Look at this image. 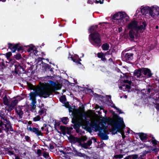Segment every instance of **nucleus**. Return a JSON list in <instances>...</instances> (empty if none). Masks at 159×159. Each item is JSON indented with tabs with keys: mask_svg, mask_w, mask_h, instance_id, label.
Here are the masks:
<instances>
[{
	"mask_svg": "<svg viewBox=\"0 0 159 159\" xmlns=\"http://www.w3.org/2000/svg\"><path fill=\"white\" fill-rule=\"evenodd\" d=\"M4 130L6 131L7 132L8 131H12L15 132L13 129V128L11 125V124H10L6 128L4 129Z\"/></svg>",
	"mask_w": 159,
	"mask_h": 159,
	"instance_id": "obj_27",
	"label": "nucleus"
},
{
	"mask_svg": "<svg viewBox=\"0 0 159 159\" xmlns=\"http://www.w3.org/2000/svg\"><path fill=\"white\" fill-rule=\"evenodd\" d=\"M64 105L65 106V107H66V108H69V112L72 111L70 109V108H71V107L68 102H66L65 103Z\"/></svg>",
	"mask_w": 159,
	"mask_h": 159,
	"instance_id": "obj_37",
	"label": "nucleus"
},
{
	"mask_svg": "<svg viewBox=\"0 0 159 159\" xmlns=\"http://www.w3.org/2000/svg\"><path fill=\"white\" fill-rule=\"evenodd\" d=\"M59 100L61 102H65L66 100V96L64 95L61 96L59 99Z\"/></svg>",
	"mask_w": 159,
	"mask_h": 159,
	"instance_id": "obj_35",
	"label": "nucleus"
},
{
	"mask_svg": "<svg viewBox=\"0 0 159 159\" xmlns=\"http://www.w3.org/2000/svg\"><path fill=\"white\" fill-rule=\"evenodd\" d=\"M86 143L88 146H90L92 144V141L91 140H89Z\"/></svg>",
	"mask_w": 159,
	"mask_h": 159,
	"instance_id": "obj_54",
	"label": "nucleus"
},
{
	"mask_svg": "<svg viewBox=\"0 0 159 159\" xmlns=\"http://www.w3.org/2000/svg\"><path fill=\"white\" fill-rule=\"evenodd\" d=\"M108 101H109V103H110V105L111 107L115 109H118V108L115 106V105L113 103V102L111 99L109 100V99H108Z\"/></svg>",
	"mask_w": 159,
	"mask_h": 159,
	"instance_id": "obj_31",
	"label": "nucleus"
},
{
	"mask_svg": "<svg viewBox=\"0 0 159 159\" xmlns=\"http://www.w3.org/2000/svg\"><path fill=\"white\" fill-rule=\"evenodd\" d=\"M59 151L61 152L63 154H64L65 155L66 154V153L65 152H64L63 150H59Z\"/></svg>",
	"mask_w": 159,
	"mask_h": 159,
	"instance_id": "obj_63",
	"label": "nucleus"
},
{
	"mask_svg": "<svg viewBox=\"0 0 159 159\" xmlns=\"http://www.w3.org/2000/svg\"><path fill=\"white\" fill-rule=\"evenodd\" d=\"M79 145L82 148H83L84 149H87L88 148V146H87L86 143H82V142H81L80 144H79Z\"/></svg>",
	"mask_w": 159,
	"mask_h": 159,
	"instance_id": "obj_32",
	"label": "nucleus"
},
{
	"mask_svg": "<svg viewBox=\"0 0 159 159\" xmlns=\"http://www.w3.org/2000/svg\"><path fill=\"white\" fill-rule=\"evenodd\" d=\"M25 139L26 141L28 142H30L31 141L30 140V137L28 136H25Z\"/></svg>",
	"mask_w": 159,
	"mask_h": 159,
	"instance_id": "obj_53",
	"label": "nucleus"
},
{
	"mask_svg": "<svg viewBox=\"0 0 159 159\" xmlns=\"http://www.w3.org/2000/svg\"><path fill=\"white\" fill-rule=\"evenodd\" d=\"M140 10H159V7L157 6H153L151 7L148 6H142L140 8Z\"/></svg>",
	"mask_w": 159,
	"mask_h": 159,
	"instance_id": "obj_13",
	"label": "nucleus"
},
{
	"mask_svg": "<svg viewBox=\"0 0 159 159\" xmlns=\"http://www.w3.org/2000/svg\"><path fill=\"white\" fill-rule=\"evenodd\" d=\"M81 126L83 129H84L86 130H88L89 129H90L88 125L83 123L82 120L81 122Z\"/></svg>",
	"mask_w": 159,
	"mask_h": 159,
	"instance_id": "obj_25",
	"label": "nucleus"
},
{
	"mask_svg": "<svg viewBox=\"0 0 159 159\" xmlns=\"http://www.w3.org/2000/svg\"><path fill=\"white\" fill-rule=\"evenodd\" d=\"M47 109L44 107L41 109V110L39 111V113L40 116H42L44 112H46Z\"/></svg>",
	"mask_w": 159,
	"mask_h": 159,
	"instance_id": "obj_38",
	"label": "nucleus"
},
{
	"mask_svg": "<svg viewBox=\"0 0 159 159\" xmlns=\"http://www.w3.org/2000/svg\"><path fill=\"white\" fill-rule=\"evenodd\" d=\"M90 126L93 128L95 129V131H99L100 133L101 132V127L98 124H97L96 123H93L91 124L90 125Z\"/></svg>",
	"mask_w": 159,
	"mask_h": 159,
	"instance_id": "obj_16",
	"label": "nucleus"
},
{
	"mask_svg": "<svg viewBox=\"0 0 159 159\" xmlns=\"http://www.w3.org/2000/svg\"><path fill=\"white\" fill-rule=\"evenodd\" d=\"M41 119V117L39 115H38L36 117H34L33 119L34 121H39Z\"/></svg>",
	"mask_w": 159,
	"mask_h": 159,
	"instance_id": "obj_40",
	"label": "nucleus"
},
{
	"mask_svg": "<svg viewBox=\"0 0 159 159\" xmlns=\"http://www.w3.org/2000/svg\"><path fill=\"white\" fill-rule=\"evenodd\" d=\"M126 16V14L125 12H120L116 13L114 14L112 17V21L114 22L113 20H117L118 23H120L122 19Z\"/></svg>",
	"mask_w": 159,
	"mask_h": 159,
	"instance_id": "obj_8",
	"label": "nucleus"
},
{
	"mask_svg": "<svg viewBox=\"0 0 159 159\" xmlns=\"http://www.w3.org/2000/svg\"><path fill=\"white\" fill-rule=\"evenodd\" d=\"M4 62L5 61L4 59H1L0 57V66H1L2 69H3L5 67Z\"/></svg>",
	"mask_w": 159,
	"mask_h": 159,
	"instance_id": "obj_30",
	"label": "nucleus"
},
{
	"mask_svg": "<svg viewBox=\"0 0 159 159\" xmlns=\"http://www.w3.org/2000/svg\"><path fill=\"white\" fill-rule=\"evenodd\" d=\"M94 2V1H93L92 0H88V3L90 4H93Z\"/></svg>",
	"mask_w": 159,
	"mask_h": 159,
	"instance_id": "obj_61",
	"label": "nucleus"
},
{
	"mask_svg": "<svg viewBox=\"0 0 159 159\" xmlns=\"http://www.w3.org/2000/svg\"><path fill=\"white\" fill-rule=\"evenodd\" d=\"M37 102H31V106L32 108V109L34 110L35 109L36 106L35 104Z\"/></svg>",
	"mask_w": 159,
	"mask_h": 159,
	"instance_id": "obj_34",
	"label": "nucleus"
},
{
	"mask_svg": "<svg viewBox=\"0 0 159 159\" xmlns=\"http://www.w3.org/2000/svg\"><path fill=\"white\" fill-rule=\"evenodd\" d=\"M81 61V59L79 57V58L78 59V60H77V62H76L77 64V65H78V64L81 65V63L80 62V61Z\"/></svg>",
	"mask_w": 159,
	"mask_h": 159,
	"instance_id": "obj_58",
	"label": "nucleus"
},
{
	"mask_svg": "<svg viewBox=\"0 0 159 159\" xmlns=\"http://www.w3.org/2000/svg\"><path fill=\"white\" fill-rule=\"evenodd\" d=\"M81 119H79L76 120L75 118V116L74 115V118H72V123L74 124L73 126L74 129L75 130L76 132L77 133H79L80 132V128L81 126Z\"/></svg>",
	"mask_w": 159,
	"mask_h": 159,
	"instance_id": "obj_7",
	"label": "nucleus"
},
{
	"mask_svg": "<svg viewBox=\"0 0 159 159\" xmlns=\"http://www.w3.org/2000/svg\"><path fill=\"white\" fill-rule=\"evenodd\" d=\"M37 154L39 157L42 155V151L40 149H38L37 150Z\"/></svg>",
	"mask_w": 159,
	"mask_h": 159,
	"instance_id": "obj_52",
	"label": "nucleus"
},
{
	"mask_svg": "<svg viewBox=\"0 0 159 159\" xmlns=\"http://www.w3.org/2000/svg\"><path fill=\"white\" fill-rule=\"evenodd\" d=\"M61 121L63 124L66 125L69 121V119L67 117H63L61 118Z\"/></svg>",
	"mask_w": 159,
	"mask_h": 159,
	"instance_id": "obj_28",
	"label": "nucleus"
},
{
	"mask_svg": "<svg viewBox=\"0 0 159 159\" xmlns=\"http://www.w3.org/2000/svg\"><path fill=\"white\" fill-rule=\"evenodd\" d=\"M13 63V65L14 66L15 68V72L16 74H21L22 73V71H21V65L19 63L15 64Z\"/></svg>",
	"mask_w": 159,
	"mask_h": 159,
	"instance_id": "obj_14",
	"label": "nucleus"
},
{
	"mask_svg": "<svg viewBox=\"0 0 159 159\" xmlns=\"http://www.w3.org/2000/svg\"><path fill=\"white\" fill-rule=\"evenodd\" d=\"M14 60H13L12 59H11L10 60V62L12 63H15V59L16 60H19L21 58H22V57L21 56V55L19 53H17L16 55H14L13 56Z\"/></svg>",
	"mask_w": 159,
	"mask_h": 159,
	"instance_id": "obj_17",
	"label": "nucleus"
},
{
	"mask_svg": "<svg viewBox=\"0 0 159 159\" xmlns=\"http://www.w3.org/2000/svg\"><path fill=\"white\" fill-rule=\"evenodd\" d=\"M60 125V122L59 121H56V120L55 121V124H54V128L58 132H59L58 130L57 129V127L59 126Z\"/></svg>",
	"mask_w": 159,
	"mask_h": 159,
	"instance_id": "obj_33",
	"label": "nucleus"
},
{
	"mask_svg": "<svg viewBox=\"0 0 159 159\" xmlns=\"http://www.w3.org/2000/svg\"><path fill=\"white\" fill-rule=\"evenodd\" d=\"M101 48L103 51H107L110 48V46L107 43H105L102 45Z\"/></svg>",
	"mask_w": 159,
	"mask_h": 159,
	"instance_id": "obj_23",
	"label": "nucleus"
},
{
	"mask_svg": "<svg viewBox=\"0 0 159 159\" xmlns=\"http://www.w3.org/2000/svg\"><path fill=\"white\" fill-rule=\"evenodd\" d=\"M137 24V22L135 21H133L130 23V38L133 39L137 33L142 32L143 30L146 26L145 21L143 22L142 25L138 27Z\"/></svg>",
	"mask_w": 159,
	"mask_h": 159,
	"instance_id": "obj_4",
	"label": "nucleus"
},
{
	"mask_svg": "<svg viewBox=\"0 0 159 159\" xmlns=\"http://www.w3.org/2000/svg\"><path fill=\"white\" fill-rule=\"evenodd\" d=\"M75 112L79 115H81L80 111L78 109L75 110Z\"/></svg>",
	"mask_w": 159,
	"mask_h": 159,
	"instance_id": "obj_56",
	"label": "nucleus"
},
{
	"mask_svg": "<svg viewBox=\"0 0 159 159\" xmlns=\"http://www.w3.org/2000/svg\"><path fill=\"white\" fill-rule=\"evenodd\" d=\"M124 61L129 63V53H127L125 54L124 58H123Z\"/></svg>",
	"mask_w": 159,
	"mask_h": 159,
	"instance_id": "obj_29",
	"label": "nucleus"
},
{
	"mask_svg": "<svg viewBox=\"0 0 159 159\" xmlns=\"http://www.w3.org/2000/svg\"><path fill=\"white\" fill-rule=\"evenodd\" d=\"M97 57L98 58H101V60L103 61H105L107 60V59L105 57V54L102 52L98 53L97 54Z\"/></svg>",
	"mask_w": 159,
	"mask_h": 159,
	"instance_id": "obj_18",
	"label": "nucleus"
},
{
	"mask_svg": "<svg viewBox=\"0 0 159 159\" xmlns=\"http://www.w3.org/2000/svg\"><path fill=\"white\" fill-rule=\"evenodd\" d=\"M23 107L22 106H18L16 107L15 108V111L17 115L19 116L20 119L22 118L23 115V111H22Z\"/></svg>",
	"mask_w": 159,
	"mask_h": 159,
	"instance_id": "obj_11",
	"label": "nucleus"
},
{
	"mask_svg": "<svg viewBox=\"0 0 159 159\" xmlns=\"http://www.w3.org/2000/svg\"><path fill=\"white\" fill-rule=\"evenodd\" d=\"M27 129H29L30 131L34 133L38 136H43V133H42L41 131L39 130L38 128L35 127L32 128L30 127H28V126H27Z\"/></svg>",
	"mask_w": 159,
	"mask_h": 159,
	"instance_id": "obj_12",
	"label": "nucleus"
},
{
	"mask_svg": "<svg viewBox=\"0 0 159 159\" xmlns=\"http://www.w3.org/2000/svg\"><path fill=\"white\" fill-rule=\"evenodd\" d=\"M11 55V52H9L6 54V57L7 59H9Z\"/></svg>",
	"mask_w": 159,
	"mask_h": 159,
	"instance_id": "obj_44",
	"label": "nucleus"
},
{
	"mask_svg": "<svg viewBox=\"0 0 159 159\" xmlns=\"http://www.w3.org/2000/svg\"><path fill=\"white\" fill-rule=\"evenodd\" d=\"M141 140L143 142H145L147 139V137L146 134L142 133H139L137 134Z\"/></svg>",
	"mask_w": 159,
	"mask_h": 159,
	"instance_id": "obj_19",
	"label": "nucleus"
},
{
	"mask_svg": "<svg viewBox=\"0 0 159 159\" xmlns=\"http://www.w3.org/2000/svg\"><path fill=\"white\" fill-rule=\"evenodd\" d=\"M98 135L102 140H107L109 138V137L104 133L100 132Z\"/></svg>",
	"mask_w": 159,
	"mask_h": 159,
	"instance_id": "obj_20",
	"label": "nucleus"
},
{
	"mask_svg": "<svg viewBox=\"0 0 159 159\" xmlns=\"http://www.w3.org/2000/svg\"><path fill=\"white\" fill-rule=\"evenodd\" d=\"M34 50V46H32L30 47L29 48H28L27 49V51L28 52H30L31 51H33Z\"/></svg>",
	"mask_w": 159,
	"mask_h": 159,
	"instance_id": "obj_50",
	"label": "nucleus"
},
{
	"mask_svg": "<svg viewBox=\"0 0 159 159\" xmlns=\"http://www.w3.org/2000/svg\"><path fill=\"white\" fill-rule=\"evenodd\" d=\"M80 138L81 139V142H82V141L84 142L85 141H86L87 139V138L86 135L83 136L81 137V138Z\"/></svg>",
	"mask_w": 159,
	"mask_h": 159,
	"instance_id": "obj_49",
	"label": "nucleus"
},
{
	"mask_svg": "<svg viewBox=\"0 0 159 159\" xmlns=\"http://www.w3.org/2000/svg\"><path fill=\"white\" fill-rule=\"evenodd\" d=\"M151 142L154 145H156L157 144V142H158L154 138H152V139Z\"/></svg>",
	"mask_w": 159,
	"mask_h": 159,
	"instance_id": "obj_46",
	"label": "nucleus"
},
{
	"mask_svg": "<svg viewBox=\"0 0 159 159\" xmlns=\"http://www.w3.org/2000/svg\"><path fill=\"white\" fill-rule=\"evenodd\" d=\"M79 56L76 55L75 54L73 56L72 55L71 56L70 58H71L72 60L74 62H75L76 63L77 62V60H78V59L79 58Z\"/></svg>",
	"mask_w": 159,
	"mask_h": 159,
	"instance_id": "obj_26",
	"label": "nucleus"
},
{
	"mask_svg": "<svg viewBox=\"0 0 159 159\" xmlns=\"http://www.w3.org/2000/svg\"><path fill=\"white\" fill-rule=\"evenodd\" d=\"M25 66H24L23 65H21V71H22V73L25 71Z\"/></svg>",
	"mask_w": 159,
	"mask_h": 159,
	"instance_id": "obj_59",
	"label": "nucleus"
},
{
	"mask_svg": "<svg viewBox=\"0 0 159 159\" xmlns=\"http://www.w3.org/2000/svg\"><path fill=\"white\" fill-rule=\"evenodd\" d=\"M102 121L105 124L108 123L111 126V131L114 134L116 133L118 130L120 128L125 127L123 119L115 113H114L112 118H105Z\"/></svg>",
	"mask_w": 159,
	"mask_h": 159,
	"instance_id": "obj_2",
	"label": "nucleus"
},
{
	"mask_svg": "<svg viewBox=\"0 0 159 159\" xmlns=\"http://www.w3.org/2000/svg\"><path fill=\"white\" fill-rule=\"evenodd\" d=\"M72 141L74 143L77 142L80 144L81 142V139L80 138L73 137L72 138Z\"/></svg>",
	"mask_w": 159,
	"mask_h": 159,
	"instance_id": "obj_24",
	"label": "nucleus"
},
{
	"mask_svg": "<svg viewBox=\"0 0 159 159\" xmlns=\"http://www.w3.org/2000/svg\"><path fill=\"white\" fill-rule=\"evenodd\" d=\"M107 126L103 125L102 127H101L100 131H102L104 132H105L107 129Z\"/></svg>",
	"mask_w": 159,
	"mask_h": 159,
	"instance_id": "obj_43",
	"label": "nucleus"
},
{
	"mask_svg": "<svg viewBox=\"0 0 159 159\" xmlns=\"http://www.w3.org/2000/svg\"><path fill=\"white\" fill-rule=\"evenodd\" d=\"M108 63L110 65L114 64V62L113 61L111 58H110L108 60Z\"/></svg>",
	"mask_w": 159,
	"mask_h": 159,
	"instance_id": "obj_47",
	"label": "nucleus"
},
{
	"mask_svg": "<svg viewBox=\"0 0 159 159\" xmlns=\"http://www.w3.org/2000/svg\"><path fill=\"white\" fill-rule=\"evenodd\" d=\"M124 83H128L129 84H127L126 85V88L127 89V90L129 92V80H125L123 81Z\"/></svg>",
	"mask_w": 159,
	"mask_h": 159,
	"instance_id": "obj_36",
	"label": "nucleus"
},
{
	"mask_svg": "<svg viewBox=\"0 0 159 159\" xmlns=\"http://www.w3.org/2000/svg\"><path fill=\"white\" fill-rule=\"evenodd\" d=\"M94 2L97 4L99 3L100 4H102L103 3L104 0H102V1H101L100 0H99L98 1L97 0H94Z\"/></svg>",
	"mask_w": 159,
	"mask_h": 159,
	"instance_id": "obj_45",
	"label": "nucleus"
},
{
	"mask_svg": "<svg viewBox=\"0 0 159 159\" xmlns=\"http://www.w3.org/2000/svg\"><path fill=\"white\" fill-rule=\"evenodd\" d=\"M3 101L4 104L7 107V108H6L7 111L10 112L14 109L18 102V100L17 99L13 100L9 102L6 95L3 98Z\"/></svg>",
	"mask_w": 159,
	"mask_h": 159,
	"instance_id": "obj_5",
	"label": "nucleus"
},
{
	"mask_svg": "<svg viewBox=\"0 0 159 159\" xmlns=\"http://www.w3.org/2000/svg\"><path fill=\"white\" fill-rule=\"evenodd\" d=\"M123 36L124 37V38L126 39H129V32H125Z\"/></svg>",
	"mask_w": 159,
	"mask_h": 159,
	"instance_id": "obj_39",
	"label": "nucleus"
},
{
	"mask_svg": "<svg viewBox=\"0 0 159 159\" xmlns=\"http://www.w3.org/2000/svg\"><path fill=\"white\" fill-rule=\"evenodd\" d=\"M142 72L144 75H147L148 77H150L152 75L150 70L148 68H145L142 69Z\"/></svg>",
	"mask_w": 159,
	"mask_h": 159,
	"instance_id": "obj_15",
	"label": "nucleus"
},
{
	"mask_svg": "<svg viewBox=\"0 0 159 159\" xmlns=\"http://www.w3.org/2000/svg\"><path fill=\"white\" fill-rule=\"evenodd\" d=\"M50 148L51 149H53L54 148V147L52 143H50L49 144Z\"/></svg>",
	"mask_w": 159,
	"mask_h": 159,
	"instance_id": "obj_60",
	"label": "nucleus"
},
{
	"mask_svg": "<svg viewBox=\"0 0 159 159\" xmlns=\"http://www.w3.org/2000/svg\"><path fill=\"white\" fill-rule=\"evenodd\" d=\"M43 156L45 158H48V157H49V153L48 152L44 151Z\"/></svg>",
	"mask_w": 159,
	"mask_h": 159,
	"instance_id": "obj_42",
	"label": "nucleus"
},
{
	"mask_svg": "<svg viewBox=\"0 0 159 159\" xmlns=\"http://www.w3.org/2000/svg\"><path fill=\"white\" fill-rule=\"evenodd\" d=\"M44 64L45 65L44 69L46 71H50L51 72H53V68H51L50 65H49L48 64L46 63H44Z\"/></svg>",
	"mask_w": 159,
	"mask_h": 159,
	"instance_id": "obj_21",
	"label": "nucleus"
},
{
	"mask_svg": "<svg viewBox=\"0 0 159 159\" xmlns=\"http://www.w3.org/2000/svg\"><path fill=\"white\" fill-rule=\"evenodd\" d=\"M49 83L50 85L52 87H55L57 86V84L56 82H54L53 81L50 80L49 81Z\"/></svg>",
	"mask_w": 159,
	"mask_h": 159,
	"instance_id": "obj_41",
	"label": "nucleus"
},
{
	"mask_svg": "<svg viewBox=\"0 0 159 159\" xmlns=\"http://www.w3.org/2000/svg\"><path fill=\"white\" fill-rule=\"evenodd\" d=\"M122 27H119L118 29V32L119 33L120 32H121L122 31Z\"/></svg>",
	"mask_w": 159,
	"mask_h": 159,
	"instance_id": "obj_64",
	"label": "nucleus"
},
{
	"mask_svg": "<svg viewBox=\"0 0 159 159\" xmlns=\"http://www.w3.org/2000/svg\"><path fill=\"white\" fill-rule=\"evenodd\" d=\"M138 157V156L137 155H132L130 156V159H136Z\"/></svg>",
	"mask_w": 159,
	"mask_h": 159,
	"instance_id": "obj_51",
	"label": "nucleus"
},
{
	"mask_svg": "<svg viewBox=\"0 0 159 159\" xmlns=\"http://www.w3.org/2000/svg\"><path fill=\"white\" fill-rule=\"evenodd\" d=\"M98 27L97 25L92 26L90 27L89 39L90 43L94 47L99 48L102 45V39L100 34L96 31Z\"/></svg>",
	"mask_w": 159,
	"mask_h": 159,
	"instance_id": "obj_3",
	"label": "nucleus"
},
{
	"mask_svg": "<svg viewBox=\"0 0 159 159\" xmlns=\"http://www.w3.org/2000/svg\"><path fill=\"white\" fill-rule=\"evenodd\" d=\"M1 121L0 122V127L4 129L3 125H4L5 128H6L8 125L11 123L10 121L5 117H1Z\"/></svg>",
	"mask_w": 159,
	"mask_h": 159,
	"instance_id": "obj_9",
	"label": "nucleus"
},
{
	"mask_svg": "<svg viewBox=\"0 0 159 159\" xmlns=\"http://www.w3.org/2000/svg\"><path fill=\"white\" fill-rule=\"evenodd\" d=\"M123 157V156L121 154L116 155H115L114 157L115 158L119 159L122 158Z\"/></svg>",
	"mask_w": 159,
	"mask_h": 159,
	"instance_id": "obj_48",
	"label": "nucleus"
},
{
	"mask_svg": "<svg viewBox=\"0 0 159 159\" xmlns=\"http://www.w3.org/2000/svg\"><path fill=\"white\" fill-rule=\"evenodd\" d=\"M156 107L157 110L159 111V104H156Z\"/></svg>",
	"mask_w": 159,
	"mask_h": 159,
	"instance_id": "obj_62",
	"label": "nucleus"
},
{
	"mask_svg": "<svg viewBox=\"0 0 159 159\" xmlns=\"http://www.w3.org/2000/svg\"><path fill=\"white\" fill-rule=\"evenodd\" d=\"M66 129V127L65 126L63 125L60 126V129L62 131H65Z\"/></svg>",
	"mask_w": 159,
	"mask_h": 159,
	"instance_id": "obj_55",
	"label": "nucleus"
},
{
	"mask_svg": "<svg viewBox=\"0 0 159 159\" xmlns=\"http://www.w3.org/2000/svg\"><path fill=\"white\" fill-rule=\"evenodd\" d=\"M52 93V91L50 88H47L43 83L40 82L38 87L35 90L34 92H31L29 94L30 100L31 102H36L37 96L46 98Z\"/></svg>",
	"mask_w": 159,
	"mask_h": 159,
	"instance_id": "obj_1",
	"label": "nucleus"
},
{
	"mask_svg": "<svg viewBox=\"0 0 159 159\" xmlns=\"http://www.w3.org/2000/svg\"><path fill=\"white\" fill-rule=\"evenodd\" d=\"M8 154L9 155H14L16 156V154H14L13 151H9L8 152Z\"/></svg>",
	"mask_w": 159,
	"mask_h": 159,
	"instance_id": "obj_57",
	"label": "nucleus"
},
{
	"mask_svg": "<svg viewBox=\"0 0 159 159\" xmlns=\"http://www.w3.org/2000/svg\"><path fill=\"white\" fill-rule=\"evenodd\" d=\"M142 73V69L139 70L135 71L134 72V75L135 77L136 76L137 78H140L141 77Z\"/></svg>",
	"mask_w": 159,
	"mask_h": 159,
	"instance_id": "obj_22",
	"label": "nucleus"
},
{
	"mask_svg": "<svg viewBox=\"0 0 159 159\" xmlns=\"http://www.w3.org/2000/svg\"><path fill=\"white\" fill-rule=\"evenodd\" d=\"M8 48L10 49L12 52H15L17 50L18 52H23L22 46L20 45V43L16 44L8 43Z\"/></svg>",
	"mask_w": 159,
	"mask_h": 159,
	"instance_id": "obj_6",
	"label": "nucleus"
},
{
	"mask_svg": "<svg viewBox=\"0 0 159 159\" xmlns=\"http://www.w3.org/2000/svg\"><path fill=\"white\" fill-rule=\"evenodd\" d=\"M73 149V154L75 156L82 157H83L84 159H88L89 158V156L86 155L85 153H82L80 152H78L75 148H74Z\"/></svg>",
	"mask_w": 159,
	"mask_h": 159,
	"instance_id": "obj_10",
	"label": "nucleus"
}]
</instances>
